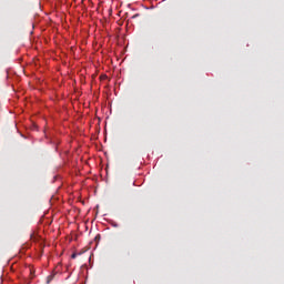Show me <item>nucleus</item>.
<instances>
[{"instance_id": "nucleus-1", "label": "nucleus", "mask_w": 284, "mask_h": 284, "mask_svg": "<svg viewBox=\"0 0 284 284\" xmlns=\"http://www.w3.org/2000/svg\"><path fill=\"white\" fill-rule=\"evenodd\" d=\"M54 278V275L47 276V284H50Z\"/></svg>"}, {"instance_id": "nucleus-2", "label": "nucleus", "mask_w": 284, "mask_h": 284, "mask_svg": "<svg viewBox=\"0 0 284 284\" xmlns=\"http://www.w3.org/2000/svg\"><path fill=\"white\" fill-rule=\"evenodd\" d=\"M71 258H72V260H75V258H77V254L73 253V254L71 255Z\"/></svg>"}, {"instance_id": "nucleus-3", "label": "nucleus", "mask_w": 284, "mask_h": 284, "mask_svg": "<svg viewBox=\"0 0 284 284\" xmlns=\"http://www.w3.org/2000/svg\"><path fill=\"white\" fill-rule=\"evenodd\" d=\"M138 17V14H135L133 18Z\"/></svg>"}]
</instances>
